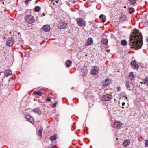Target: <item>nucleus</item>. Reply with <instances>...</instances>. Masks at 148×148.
Listing matches in <instances>:
<instances>
[{
	"label": "nucleus",
	"instance_id": "7ed1b4c3",
	"mask_svg": "<svg viewBox=\"0 0 148 148\" xmlns=\"http://www.w3.org/2000/svg\"><path fill=\"white\" fill-rule=\"evenodd\" d=\"M122 123L119 121H116L114 123V125H112V127H114L116 129H119L121 128Z\"/></svg>",
	"mask_w": 148,
	"mask_h": 148
},
{
	"label": "nucleus",
	"instance_id": "4be33fe9",
	"mask_svg": "<svg viewBox=\"0 0 148 148\" xmlns=\"http://www.w3.org/2000/svg\"><path fill=\"white\" fill-rule=\"evenodd\" d=\"M129 10H130L129 13L130 14L133 13L135 11L134 9L133 8H129Z\"/></svg>",
	"mask_w": 148,
	"mask_h": 148
},
{
	"label": "nucleus",
	"instance_id": "20e7f679",
	"mask_svg": "<svg viewBox=\"0 0 148 148\" xmlns=\"http://www.w3.org/2000/svg\"><path fill=\"white\" fill-rule=\"evenodd\" d=\"M112 98V95L110 94H107L105 95L102 96L101 100L103 101H110Z\"/></svg>",
	"mask_w": 148,
	"mask_h": 148
},
{
	"label": "nucleus",
	"instance_id": "1a4fd4ad",
	"mask_svg": "<svg viewBox=\"0 0 148 148\" xmlns=\"http://www.w3.org/2000/svg\"><path fill=\"white\" fill-rule=\"evenodd\" d=\"M25 118L28 121L32 123H34V120L33 117H32L29 115H27L25 116Z\"/></svg>",
	"mask_w": 148,
	"mask_h": 148
},
{
	"label": "nucleus",
	"instance_id": "f257e3e1",
	"mask_svg": "<svg viewBox=\"0 0 148 148\" xmlns=\"http://www.w3.org/2000/svg\"><path fill=\"white\" fill-rule=\"evenodd\" d=\"M142 39V35L140 31L135 29L130 38V44L132 47L138 50L141 48L143 44Z\"/></svg>",
	"mask_w": 148,
	"mask_h": 148
},
{
	"label": "nucleus",
	"instance_id": "f03ea898",
	"mask_svg": "<svg viewBox=\"0 0 148 148\" xmlns=\"http://www.w3.org/2000/svg\"><path fill=\"white\" fill-rule=\"evenodd\" d=\"M25 18L26 22L29 24L32 23L35 21V19L33 17L30 15L26 16Z\"/></svg>",
	"mask_w": 148,
	"mask_h": 148
},
{
	"label": "nucleus",
	"instance_id": "6ab92c4d",
	"mask_svg": "<svg viewBox=\"0 0 148 148\" xmlns=\"http://www.w3.org/2000/svg\"><path fill=\"white\" fill-rule=\"evenodd\" d=\"M121 43L122 45L123 46H125L127 45V42L125 40H121Z\"/></svg>",
	"mask_w": 148,
	"mask_h": 148
},
{
	"label": "nucleus",
	"instance_id": "2f4dec72",
	"mask_svg": "<svg viewBox=\"0 0 148 148\" xmlns=\"http://www.w3.org/2000/svg\"><path fill=\"white\" fill-rule=\"evenodd\" d=\"M145 146L146 147H148V140H145Z\"/></svg>",
	"mask_w": 148,
	"mask_h": 148
},
{
	"label": "nucleus",
	"instance_id": "b1692460",
	"mask_svg": "<svg viewBox=\"0 0 148 148\" xmlns=\"http://www.w3.org/2000/svg\"><path fill=\"white\" fill-rule=\"evenodd\" d=\"M67 61V62H66V64L67 67H69L70 66V64H71L72 62L69 60H68Z\"/></svg>",
	"mask_w": 148,
	"mask_h": 148
},
{
	"label": "nucleus",
	"instance_id": "9d476101",
	"mask_svg": "<svg viewBox=\"0 0 148 148\" xmlns=\"http://www.w3.org/2000/svg\"><path fill=\"white\" fill-rule=\"evenodd\" d=\"M42 29L45 32H48L50 30V27L49 25H46L42 27Z\"/></svg>",
	"mask_w": 148,
	"mask_h": 148
},
{
	"label": "nucleus",
	"instance_id": "c9c22d12",
	"mask_svg": "<svg viewBox=\"0 0 148 148\" xmlns=\"http://www.w3.org/2000/svg\"><path fill=\"white\" fill-rule=\"evenodd\" d=\"M125 104V102H123L122 103V106L123 107H122V108H124L123 106Z\"/></svg>",
	"mask_w": 148,
	"mask_h": 148
},
{
	"label": "nucleus",
	"instance_id": "0eeeda50",
	"mask_svg": "<svg viewBox=\"0 0 148 148\" xmlns=\"http://www.w3.org/2000/svg\"><path fill=\"white\" fill-rule=\"evenodd\" d=\"M14 40L13 38L11 37L9 38L6 42L7 45L9 47L12 46L14 44Z\"/></svg>",
	"mask_w": 148,
	"mask_h": 148
},
{
	"label": "nucleus",
	"instance_id": "f3484780",
	"mask_svg": "<svg viewBox=\"0 0 148 148\" xmlns=\"http://www.w3.org/2000/svg\"><path fill=\"white\" fill-rule=\"evenodd\" d=\"M132 65L136 68H138L139 67L138 65L137 64L135 61H133L131 63Z\"/></svg>",
	"mask_w": 148,
	"mask_h": 148
},
{
	"label": "nucleus",
	"instance_id": "6e6552de",
	"mask_svg": "<svg viewBox=\"0 0 148 148\" xmlns=\"http://www.w3.org/2000/svg\"><path fill=\"white\" fill-rule=\"evenodd\" d=\"M67 24L63 22L60 23L58 26L59 28L61 29L65 28L67 26Z\"/></svg>",
	"mask_w": 148,
	"mask_h": 148
},
{
	"label": "nucleus",
	"instance_id": "cd10ccee",
	"mask_svg": "<svg viewBox=\"0 0 148 148\" xmlns=\"http://www.w3.org/2000/svg\"><path fill=\"white\" fill-rule=\"evenodd\" d=\"M50 138L52 141H53L56 140V137L55 135H54L53 136L50 137Z\"/></svg>",
	"mask_w": 148,
	"mask_h": 148
},
{
	"label": "nucleus",
	"instance_id": "473e14b6",
	"mask_svg": "<svg viewBox=\"0 0 148 148\" xmlns=\"http://www.w3.org/2000/svg\"><path fill=\"white\" fill-rule=\"evenodd\" d=\"M144 81L147 84V85H148V78H145L144 79Z\"/></svg>",
	"mask_w": 148,
	"mask_h": 148
},
{
	"label": "nucleus",
	"instance_id": "a878e982",
	"mask_svg": "<svg viewBox=\"0 0 148 148\" xmlns=\"http://www.w3.org/2000/svg\"><path fill=\"white\" fill-rule=\"evenodd\" d=\"M40 8L38 6H36L34 8V10L36 12H38L40 11Z\"/></svg>",
	"mask_w": 148,
	"mask_h": 148
},
{
	"label": "nucleus",
	"instance_id": "79ce46f5",
	"mask_svg": "<svg viewBox=\"0 0 148 148\" xmlns=\"http://www.w3.org/2000/svg\"><path fill=\"white\" fill-rule=\"evenodd\" d=\"M146 41L148 42V38H146Z\"/></svg>",
	"mask_w": 148,
	"mask_h": 148
},
{
	"label": "nucleus",
	"instance_id": "c756f323",
	"mask_svg": "<svg viewBox=\"0 0 148 148\" xmlns=\"http://www.w3.org/2000/svg\"><path fill=\"white\" fill-rule=\"evenodd\" d=\"M49 3L50 5L53 4L54 5L55 4L54 1V0H52L51 2H49Z\"/></svg>",
	"mask_w": 148,
	"mask_h": 148
},
{
	"label": "nucleus",
	"instance_id": "423d86ee",
	"mask_svg": "<svg viewBox=\"0 0 148 148\" xmlns=\"http://www.w3.org/2000/svg\"><path fill=\"white\" fill-rule=\"evenodd\" d=\"M99 70V68L98 67L94 66L93 68L91 69V73L93 75H95L97 74Z\"/></svg>",
	"mask_w": 148,
	"mask_h": 148
},
{
	"label": "nucleus",
	"instance_id": "f704fd0d",
	"mask_svg": "<svg viewBox=\"0 0 148 148\" xmlns=\"http://www.w3.org/2000/svg\"><path fill=\"white\" fill-rule=\"evenodd\" d=\"M117 90L118 91H119L120 90H121V88H120V87H118L117 88Z\"/></svg>",
	"mask_w": 148,
	"mask_h": 148
},
{
	"label": "nucleus",
	"instance_id": "4c0bfd02",
	"mask_svg": "<svg viewBox=\"0 0 148 148\" xmlns=\"http://www.w3.org/2000/svg\"><path fill=\"white\" fill-rule=\"evenodd\" d=\"M48 148H56L55 146H53L52 147L49 146Z\"/></svg>",
	"mask_w": 148,
	"mask_h": 148
},
{
	"label": "nucleus",
	"instance_id": "bb28decb",
	"mask_svg": "<svg viewBox=\"0 0 148 148\" xmlns=\"http://www.w3.org/2000/svg\"><path fill=\"white\" fill-rule=\"evenodd\" d=\"M34 94L38 95L39 96H41L42 94V93L40 91H38V92L34 91Z\"/></svg>",
	"mask_w": 148,
	"mask_h": 148
},
{
	"label": "nucleus",
	"instance_id": "aec40b11",
	"mask_svg": "<svg viewBox=\"0 0 148 148\" xmlns=\"http://www.w3.org/2000/svg\"><path fill=\"white\" fill-rule=\"evenodd\" d=\"M128 1L131 5H133L136 3V0H128Z\"/></svg>",
	"mask_w": 148,
	"mask_h": 148
},
{
	"label": "nucleus",
	"instance_id": "ddd939ff",
	"mask_svg": "<svg viewBox=\"0 0 148 148\" xmlns=\"http://www.w3.org/2000/svg\"><path fill=\"white\" fill-rule=\"evenodd\" d=\"M110 79L107 78L105 79V81L103 82L102 84L103 86H107L110 83Z\"/></svg>",
	"mask_w": 148,
	"mask_h": 148
},
{
	"label": "nucleus",
	"instance_id": "39448f33",
	"mask_svg": "<svg viewBox=\"0 0 148 148\" xmlns=\"http://www.w3.org/2000/svg\"><path fill=\"white\" fill-rule=\"evenodd\" d=\"M76 21L77 24L80 26H84L85 24L84 20L82 18H77Z\"/></svg>",
	"mask_w": 148,
	"mask_h": 148
},
{
	"label": "nucleus",
	"instance_id": "5701e85b",
	"mask_svg": "<svg viewBox=\"0 0 148 148\" xmlns=\"http://www.w3.org/2000/svg\"><path fill=\"white\" fill-rule=\"evenodd\" d=\"M125 86H126L127 89L130 90L129 88L130 87V83H129V82H127V81L126 82V84H125Z\"/></svg>",
	"mask_w": 148,
	"mask_h": 148
},
{
	"label": "nucleus",
	"instance_id": "dca6fc26",
	"mask_svg": "<svg viewBox=\"0 0 148 148\" xmlns=\"http://www.w3.org/2000/svg\"><path fill=\"white\" fill-rule=\"evenodd\" d=\"M130 144V140L129 139H127L123 142V145L126 147L127 146Z\"/></svg>",
	"mask_w": 148,
	"mask_h": 148
},
{
	"label": "nucleus",
	"instance_id": "a211bd4d",
	"mask_svg": "<svg viewBox=\"0 0 148 148\" xmlns=\"http://www.w3.org/2000/svg\"><path fill=\"white\" fill-rule=\"evenodd\" d=\"M134 76L133 72H130L129 74L128 77L130 80H132L133 79Z\"/></svg>",
	"mask_w": 148,
	"mask_h": 148
},
{
	"label": "nucleus",
	"instance_id": "e433bc0d",
	"mask_svg": "<svg viewBox=\"0 0 148 148\" xmlns=\"http://www.w3.org/2000/svg\"><path fill=\"white\" fill-rule=\"evenodd\" d=\"M103 15L101 14L99 16V18H102L103 17Z\"/></svg>",
	"mask_w": 148,
	"mask_h": 148
},
{
	"label": "nucleus",
	"instance_id": "4468645a",
	"mask_svg": "<svg viewBox=\"0 0 148 148\" xmlns=\"http://www.w3.org/2000/svg\"><path fill=\"white\" fill-rule=\"evenodd\" d=\"M126 16L125 15H121L119 18V21L121 22L125 21L126 20Z\"/></svg>",
	"mask_w": 148,
	"mask_h": 148
},
{
	"label": "nucleus",
	"instance_id": "72a5a7b5",
	"mask_svg": "<svg viewBox=\"0 0 148 148\" xmlns=\"http://www.w3.org/2000/svg\"><path fill=\"white\" fill-rule=\"evenodd\" d=\"M31 0H26L25 1V4L27 5L29 1Z\"/></svg>",
	"mask_w": 148,
	"mask_h": 148
},
{
	"label": "nucleus",
	"instance_id": "9b49d317",
	"mask_svg": "<svg viewBox=\"0 0 148 148\" xmlns=\"http://www.w3.org/2000/svg\"><path fill=\"white\" fill-rule=\"evenodd\" d=\"M12 74V71L9 69H6L4 72V74L5 76L7 77L10 75Z\"/></svg>",
	"mask_w": 148,
	"mask_h": 148
},
{
	"label": "nucleus",
	"instance_id": "f8f14e48",
	"mask_svg": "<svg viewBox=\"0 0 148 148\" xmlns=\"http://www.w3.org/2000/svg\"><path fill=\"white\" fill-rule=\"evenodd\" d=\"M32 111L39 115H40L41 113V112L38 108H35L33 109L32 110Z\"/></svg>",
	"mask_w": 148,
	"mask_h": 148
},
{
	"label": "nucleus",
	"instance_id": "a18cd8bd",
	"mask_svg": "<svg viewBox=\"0 0 148 148\" xmlns=\"http://www.w3.org/2000/svg\"><path fill=\"white\" fill-rule=\"evenodd\" d=\"M86 0H84V1H86Z\"/></svg>",
	"mask_w": 148,
	"mask_h": 148
},
{
	"label": "nucleus",
	"instance_id": "2eb2a0df",
	"mask_svg": "<svg viewBox=\"0 0 148 148\" xmlns=\"http://www.w3.org/2000/svg\"><path fill=\"white\" fill-rule=\"evenodd\" d=\"M93 43L92 39L91 38H89L87 40L86 45H91Z\"/></svg>",
	"mask_w": 148,
	"mask_h": 148
},
{
	"label": "nucleus",
	"instance_id": "393cba45",
	"mask_svg": "<svg viewBox=\"0 0 148 148\" xmlns=\"http://www.w3.org/2000/svg\"><path fill=\"white\" fill-rule=\"evenodd\" d=\"M103 44H106L108 42V40L106 38L102 39L101 40Z\"/></svg>",
	"mask_w": 148,
	"mask_h": 148
},
{
	"label": "nucleus",
	"instance_id": "c03bdc74",
	"mask_svg": "<svg viewBox=\"0 0 148 148\" xmlns=\"http://www.w3.org/2000/svg\"><path fill=\"white\" fill-rule=\"evenodd\" d=\"M124 8H126V6H125V7H124Z\"/></svg>",
	"mask_w": 148,
	"mask_h": 148
},
{
	"label": "nucleus",
	"instance_id": "7c9ffc66",
	"mask_svg": "<svg viewBox=\"0 0 148 148\" xmlns=\"http://www.w3.org/2000/svg\"><path fill=\"white\" fill-rule=\"evenodd\" d=\"M57 102H56L52 104H51L52 105L51 107H55L56 106V104H57Z\"/></svg>",
	"mask_w": 148,
	"mask_h": 148
},
{
	"label": "nucleus",
	"instance_id": "a19ab883",
	"mask_svg": "<svg viewBox=\"0 0 148 148\" xmlns=\"http://www.w3.org/2000/svg\"><path fill=\"white\" fill-rule=\"evenodd\" d=\"M76 2V0H74L73 1V3H75Z\"/></svg>",
	"mask_w": 148,
	"mask_h": 148
},
{
	"label": "nucleus",
	"instance_id": "58836bf2",
	"mask_svg": "<svg viewBox=\"0 0 148 148\" xmlns=\"http://www.w3.org/2000/svg\"><path fill=\"white\" fill-rule=\"evenodd\" d=\"M46 101H51V100L50 99L48 98L46 100Z\"/></svg>",
	"mask_w": 148,
	"mask_h": 148
},
{
	"label": "nucleus",
	"instance_id": "37998d69",
	"mask_svg": "<svg viewBox=\"0 0 148 148\" xmlns=\"http://www.w3.org/2000/svg\"><path fill=\"white\" fill-rule=\"evenodd\" d=\"M56 2L57 3H58V1H56Z\"/></svg>",
	"mask_w": 148,
	"mask_h": 148
},
{
	"label": "nucleus",
	"instance_id": "412c9836",
	"mask_svg": "<svg viewBox=\"0 0 148 148\" xmlns=\"http://www.w3.org/2000/svg\"><path fill=\"white\" fill-rule=\"evenodd\" d=\"M42 130L40 129L38 131V135L39 136L40 138H42Z\"/></svg>",
	"mask_w": 148,
	"mask_h": 148
},
{
	"label": "nucleus",
	"instance_id": "ea45409f",
	"mask_svg": "<svg viewBox=\"0 0 148 148\" xmlns=\"http://www.w3.org/2000/svg\"><path fill=\"white\" fill-rule=\"evenodd\" d=\"M106 21V20L104 18L102 19V22L103 23H104Z\"/></svg>",
	"mask_w": 148,
	"mask_h": 148
},
{
	"label": "nucleus",
	"instance_id": "c85d7f7f",
	"mask_svg": "<svg viewBox=\"0 0 148 148\" xmlns=\"http://www.w3.org/2000/svg\"><path fill=\"white\" fill-rule=\"evenodd\" d=\"M121 95L122 96L125 97L126 99H127V97L126 96V95L125 92H122L121 94Z\"/></svg>",
	"mask_w": 148,
	"mask_h": 148
}]
</instances>
